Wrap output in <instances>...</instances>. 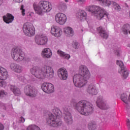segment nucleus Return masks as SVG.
<instances>
[{
    "instance_id": "obj_20",
    "label": "nucleus",
    "mask_w": 130,
    "mask_h": 130,
    "mask_svg": "<svg viewBox=\"0 0 130 130\" xmlns=\"http://www.w3.org/2000/svg\"><path fill=\"white\" fill-rule=\"evenodd\" d=\"M4 21L7 24L12 23L14 20V16L11 14L8 13L7 15L3 16Z\"/></svg>"
},
{
    "instance_id": "obj_14",
    "label": "nucleus",
    "mask_w": 130,
    "mask_h": 130,
    "mask_svg": "<svg viewBox=\"0 0 130 130\" xmlns=\"http://www.w3.org/2000/svg\"><path fill=\"white\" fill-rule=\"evenodd\" d=\"M35 42L39 45H45L47 42V37L45 35H37L35 37Z\"/></svg>"
},
{
    "instance_id": "obj_13",
    "label": "nucleus",
    "mask_w": 130,
    "mask_h": 130,
    "mask_svg": "<svg viewBox=\"0 0 130 130\" xmlns=\"http://www.w3.org/2000/svg\"><path fill=\"white\" fill-rule=\"evenodd\" d=\"M64 114V121L68 124H72L73 123L72 116L69 111V107H66L62 108Z\"/></svg>"
},
{
    "instance_id": "obj_35",
    "label": "nucleus",
    "mask_w": 130,
    "mask_h": 130,
    "mask_svg": "<svg viewBox=\"0 0 130 130\" xmlns=\"http://www.w3.org/2000/svg\"><path fill=\"white\" fill-rule=\"evenodd\" d=\"M17 69L16 70V72L19 73L22 72V71H23V68L19 65L17 66Z\"/></svg>"
},
{
    "instance_id": "obj_37",
    "label": "nucleus",
    "mask_w": 130,
    "mask_h": 130,
    "mask_svg": "<svg viewBox=\"0 0 130 130\" xmlns=\"http://www.w3.org/2000/svg\"><path fill=\"white\" fill-rule=\"evenodd\" d=\"M126 126L128 130H130V120L127 119L126 120Z\"/></svg>"
},
{
    "instance_id": "obj_41",
    "label": "nucleus",
    "mask_w": 130,
    "mask_h": 130,
    "mask_svg": "<svg viewBox=\"0 0 130 130\" xmlns=\"http://www.w3.org/2000/svg\"><path fill=\"white\" fill-rule=\"evenodd\" d=\"M4 125L2 123H0V130H4Z\"/></svg>"
},
{
    "instance_id": "obj_28",
    "label": "nucleus",
    "mask_w": 130,
    "mask_h": 130,
    "mask_svg": "<svg viewBox=\"0 0 130 130\" xmlns=\"http://www.w3.org/2000/svg\"><path fill=\"white\" fill-rule=\"evenodd\" d=\"M57 53L59 56L64 59H69L71 57L70 55L67 54L59 50H58Z\"/></svg>"
},
{
    "instance_id": "obj_4",
    "label": "nucleus",
    "mask_w": 130,
    "mask_h": 130,
    "mask_svg": "<svg viewBox=\"0 0 130 130\" xmlns=\"http://www.w3.org/2000/svg\"><path fill=\"white\" fill-rule=\"evenodd\" d=\"M74 107L79 113L84 116H88L93 111V105L86 100H82L76 104H74Z\"/></svg>"
},
{
    "instance_id": "obj_8",
    "label": "nucleus",
    "mask_w": 130,
    "mask_h": 130,
    "mask_svg": "<svg viewBox=\"0 0 130 130\" xmlns=\"http://www.w3.org/2000/svg\"><path fill=\"white\" fill-rule=\"evenodd\" d=\"M23 30L24 34L28 37L35 35V28L31 23H25L23 26Z\"/></svg>"
},
{
    "instance_id": "obj_22",
    "label": "nucleus",
    "mask_w": 130,
    "mask_h": 130,
    "mask_svg": "<svg viewBox=\"0 0 130 130\" xmlns=\"http://www.w3.org/2000/svg\"><path fill=\"white\" fill-rule=\"evenodd\" d=\"M86 91L90 95H96L98 93V90L93 85H89L86 89Z\"/></svg>"
},
{
    "instance_id": "obj_49",
    "label": "nucleus",
    "mask_w": 130,
    "mask_h": 130,
    "mask_svg": "<svg viewBox=\"0 0 130 130\" xmlns=\"http://www.w3.org/2000/svg\"><path fill=\"white\" fill-rule=\"evenodd\" d=\"M128 33L130 34V30H129Z\"/></svg>"
},
{
    "instance_id": "obj_50",
    "label": "nucleus",
    "mask_w": 130,
    "mask_h": 130,
    "mask_svg": "<svg viewBox=\"0 0 130 130\" xmlns=\"http://www.w3.org/2000/svg\"><path fill=\"white\" fill-rule=\"evenodd\" d=\"M13 124H14V122L13 123Z\"/></svg>"
},
{
    "instance_id": "obj_21",
    "label": "nucleus",
    "mask_w": 130,
    "mask_h": 130,
    "mask_svg": "<svg viewBox=\"0 0 130 130\" xmlns=\"http://www.w3.org/2000/svg\"><path fill=\"white\" fill-rule=\"evenodd\" d=\"M52 54V53L50 50V49H49L48 48H45V49H43L42 52V56L44 58H49L51 57Z\"/></svg>"
},
{
    "instance_id": "obj_9",
    "label": "nucleus",
    "mask_w": 130,
    "mask_h": 130,
    "mask_svg": "<svg viewBox=\"0 0 130 130\" xmlns=\"http://www.w3.org/2000/svg\"><path fill=\"white\" fill-rule=\"evenodd\" d=\"M24 92L26 96H28L30 98H35L38 93L37 89L29 85H26L24 87Z\"/></svg>"
},
{
    "instance_id": "obj_19",
    "label": "nucleus",
    "mask_w": 130,
    "mask_h": 130,
    "mask_svg": "<svg viewBox=\"0 0 130 130\" xmlns=\"http://www.w3.org/2000/svg\"><path fill=\"white\" fill-rule=\"evenodd\" d=\"M97 31L99 33L100 36L105 39H108L109 35L102 26H100L97 28Z\"/></svg>"
},
{
    "instance_id": "obj_1",
    "label": "nucleus",
    "mask_w": 130,
    "mask_h": 130,
    "mask_svg": "<svg viewBox=\"0 0 130 130\" xmlns=\"http://www.w3.org/2000/svg\"><path fill=\"white\" fill-rule=\"evenodd\" d=\"M79 73L80 74H76L74 76L73 82L76 87H83L87 80L90 78V74L88 69L84 66H81L79 68Z\"/></svg>"
},
{
    "instance_id": "obj_39",
    "label": "nucleus",
    "mask_w": 130,
    "mask_h": 130,
    "mask_svg": "<svg viewBox=\"0 0 130 130\" xmlns=\"http://www.w3.org/2000/svg\"><path fill=\"white\" fill-rule=\"evenodd\" d=\"M16 3H21L23 2V0H13Z\"/></svg>"
},
{
    "instance_id": "obj_32",
    "label": "nucleus",
    "mask_w": 130,
    "mask_h": 130,
    "mask_svg": "<svg viewBox=\"0 0 130 130\" xmlns=\"http://www.w3.org/2000/svg\"><path fill=\"white\" fill-rule=\"evenodd\" d=\"M112 5H113L114 8L116 11L119 12L120 11L121 7L118 4H117L116 2H113Z\"/></svg>"
},
{
    "instance_id": "obj_38",
    "label": "nucleus",
    "mask_w": 130,
    "mask_h": 130,
    "mask_svg": "<svg viewBox=\"0 0 130 130\" xmlns=\"http://www.w3.org/2000/svg\"><path fill=\"white\" fill-rule=\"evenodd\" d=\"M19 80L23 82H25V81L26 80L25 77L23 76L19 77Z\"/></svg>"
},
{
    "instance_id": "obj_51",
    "label": "nucleus",
    "mask_w": 130,
    "mask_h": 130,
    "mask_svg": "<svg viewBox=\"0 0 130 130\" xmlns=\"http://www.w3.org/2000/svg\"><path fill=\"white\" fill-rule=\"evenodd\" d=\"M129 17H130V14H129Z\"/></svg>"
},
{
    "instance_id": "obj_36",
    "label": "nucleus",
    "mask_w": 130,
    "mask_h": 130,
    "mask_svg": "<svg viewBox=\"0 0 130 130\" xmlns=\"http://www.w3.org/2000/svg\"><path fill=\"white\" fill-rule=\"evenodd\" d=\"M20 10L21 11L22 15L25 16V9H24V5L21 6Z\"/></svg>"
},
{
    "instance_id": "obj_26",
    "label": "nucleus",
    "mask_w": 130,
    "mask_h": 130,
    "mask_svg": "<svg viewBox=\"0 0 130 130\" xmlns=\"http://www.w3.org/2000/svg\"><path fill=\"white\" fill-rule=\"evenodd\" d=\"M130 30V25L129 24H124L122 26L121 28L122 32L124 35H128Z\"/></svg>"
},
{
    "instance_id": "obj_15",
    "label": "nucleus",
    "mask_w": 130,
    "mask_h": 130,
    "mask_svg": "<svg viewBox=\"0 0 130 130\" xmlns=\"http://www.w3.org/2000/svg\"><path fill=\"white\" fill-rule=\"evenodd\" d=\"M42 90L46 93H51L54 91L53 85L50 83H44L42 85Z\"/></svg>"
},
{
    "instance_id": "obj_10",
    "label": "nucleus",
    "mask_w": 130,
    "mask_h": 130,
    "mask_svg": "<svg viewBox=\"0 0 130 130\" xmlns=\"http://www.w3.org/2000/svg\"><path fill=\"white\" fill-rule=\"evenodd\" d=\"M98 107L102 110H107L110 108V106L107 101H105L102 96H99L96 102Z\"/></svg>"
},
{
    "instance_id": "obj_12",
    "label": "nucleus",
    "mask_w": 130,
    "mask_h": 130,
    "mask_svg": "<svg viewBox=\"0 0 130 130\" xmlns=\"http://www.w3.org/2000/svg\"><path fill=\"white\" fill-rule=\"evenodd\" d=\"M55 20L57 23L63 25L67 22V17L64 13H58L55 15Z\"/></svg>"
},
{
    "instance_id": "obj_2",
    "label": "nucleus",
    "mask_w": 130,
    "mask_h": 130,
    "mask_svg": "<svg viewBox=\"0 0 130 130\" xmlns=\"http://www.w3.org/2000/svg\"><path fill=\"white\" fill-rule=\"evenodd\" d=\"M30 73L38 78L44 79L45 77L51 78L54 75L53 70L49 66H45L42 69L34 67L30 69Z\"/></svg>"
},
{
    "instance_id": "obj_17",
    "label": "nucleus",
    "mask_w": 130,
    "mask_h": 130,
    "mask_svg": "<svg viewBox=\"0 0 130 130\" xmlns=\"http://www.w3.org/2000/svg\"><path fill=\"white\" fill-rule=\"evenodd\" d=\"M51 33L55 37H60L62 34V31L59 26H53L51 28Z\"/></svg>"
},
{
    "instance_id": "obj_3",
    "label": "nucleus",
    "mask_w": 130,
    "mask_h": 130,
    "mask_svg": "<svg viewBox=\"0 0 130 130\" xmlns=\"http://www.w3.org/2000/svg\"><path fill=\"white\" fill-rule=\"evenodd\" d=\"M62 116L61 111L58 108H55L52 110V113L49 114V117L46 120V123L53 127L60 126L62 124V121L60 118L62 117Z\"/></svg>"
},
{
    "instance_id": "obj_44",
    "label": "nucleus",
    "mask_w": 130,
    "mask_h": 130,
    "mask_svg": "<svg viewBox=\"0 0 130 130\" xmlns=\"http://www.w3.org/2000/svg\"><path fill=\"white\" fill-rule=\"evenodd\" d=\"M115 54L116 55H117V56H119V51H116V52H115Z\"/></svg>"
},
{
    "instance_id": "obj_40",
    "label": "nucleus",
    "mask_w": 130,
    "mask_h": 130,
    "mask_svg": "<svg viewBox=\"0 0 130 130\" xmlns=\"http://www.w3.org/2000/svg\"><path fill=\"white\" fill-rule=\"evenodd\" d=\"M20 121L21 123H24L25 122V118L23 117H20Z\"/></svg>"
},
{
    "instance_id": "obj_7",
    "label": "nucleus",
    "mask_w": 130,
    "mask_h": 130,
    "mask_svg": "<svg viewBox=\"0 0 130 130\" xmlns=\"http://www.w3.org/2000/svg\"><path fill=\"white\" fill-rule=\"evenodd\" d=\"M11 55L14 60L17 61H21L25 58V53L17 48L12 49Z\"/></svg>"
},
{
    "instance_id": "obj_29",
    "label": "nucleus",
    "mask_w": 130,
    "mask_h": 130,
    "mask_svg": "<svg viewBox=\"0 0 130 130\" xmlns=\"http://www.w3.org/2000/svg\"><path fill=\"white\" fill-rule=\"evenodd\" d=\"M25 130H41V129L36 125H30Z\"/></svg>"
},
{
    "instance_id": "obj_33",
    "label": "nucleus",
    "mask_w": 130,
    "mask_h": 130,
    "mask_svg": "<svg viewBox=\"0 0 130 130\" xmlns=\"http://www.w3.org/2000/svg\"><path fill=\"white\" fill-rule=\"evenodd\" d=\"M7 94V92H5L4 90H0V98L6 97Z\"/></svg>"
},
{
    "instance_id": "obj_16",
    "label": "nucleus",
    "mask_w": 130,
    "mask_h": 130,
    "mask_svg": "<svg viewBox=\"0 0 130 130\" xmlns=\"http://www.w3.org/2000/svg\"><path fill=\"white\" fill-rule=\"evenodd\" d=\"M116 64L118 65L121 68V72H123L122 77L124 79H126L128 77L129 73L127 71L126 68L124 67V63L121 61L117 60Z\"/></svg>"
},
{
    "instance_id": "obj_11",
    "label": "nucleus",
    "mask_w": 130,
    "mask_h": 130,
    "mask_svg": "<svg viewBox=\"0 0 130 130\" xmlns=\"http://www.w3.org/2000/svg\"><path fill=\"white\" fill-rule=\"evenodd\" d=\"M9 74L7 70L3 67H0V86L5 87L7 83L4 80L7 79Z\"/></svg>"
},
{
    "instance_id": "obj_45",
    "label": "nucleus",
    "mask_w": 130,
    "mask_h": 130,
    "mask_svg": "<svg viewBox=\"0 0 130 130\" xmlns=\"http://www.w3.org/2000/svg\"><path fill=\"white\" fill-rule=\"evenodd\" d=\"M18 65L19 64H16V68L15 69V70H14V72H16V70H17V69H18V68L17 67H18Z\"/></svg>"
},
{
    "instance_id": "obj_42",
    "label": "nucleus",
    "mask_w": 130,
    "mask_h": 130,
    "mask_svg": "<svg viewBox=\"0 0 130 130\" xmlns=\"http://www.w3.org/2000/svg\"><path fill=\"white\" fill-rule=\"evenodd\" d=\"M84 3H85V1H84V0H79V1H78V3L80 5H82Z\"/></svg>"
},
{
    "instance_id": "obj_5",
    "label": "nucleus",
    "mask_w": 130,
    "mask_h": 130,
    "mask_svg": "<svg viewBox=\"0 0 130 130\" xmlns=\"http://www.w3.org/2000/svg\"><path fill=\"white\" fill-rule=\"evenodd\" d=\"M34 9L37 14L40 16L43 15L44 13H48L52 9L51 4L47 1H41L38 3H34Z\"/></svg>"
},
{
    "instance_id": "obj_18",
    "label": "nucleus",
    "mask_w": 130,
    "mask_h": 130,
    "mask_svg": "<svg viewBox=\"0 0 130 130\" xmlns=\"http://www.w3.org/2000/svg\"><path fill=\"white\" fill-rule=\"evenodd\" d=\"M58 76L61 80H66L68 78V73L64 68H61L58 71Z\"/></svg>"
},
{
    "instance_id": "obj_25",
    "label": "nucleus",
    "mask_w": 130,
    "mask_h": 130,
    "mask_svg": "<svg viewBox=\"0 0 130 130\" xmlns=\"http://www.w3.org/2000/svg\"><path fill=\"white\" fill-rule=\"evenodd\" d=\"M64 32L67 37H72L74 35V31L71 27H68L64 28Z\"/></svg>"
},
{
    "instance_id": "obj_6",
    "label": "nucleus",
    "mask_w": 130,
    "mask_h": 130,
    "mask_svg": "<svg viewBox=\"0 0 130 130\" xmlns=\"http://www.w3.org/2000/svg\"><path fill=\"white\" fill-rule=\"evenodd\" d=\"M89 12L96 16V18L99 20H102L105 17H108V13L104 9L95 5H92L89 7Z\"/></svg>"
},
{
    "instance_id": "obj_34",
    "label": "nucleus",
    "mask_w": 130,
    "mask_h": 130,
    "mask_svg": "<svg viewBox=\"0 0 130 130\" xmlns=\"http://www.w3.org/2000/svg\"><path fill=\"white\" fill-rule=\"evenodd\" d=\"M17 63H12L10 64V69L14 71V70H15V68L16 67V66H17Z\"/></svg>"
},
{
    "instance_id": "obj_27",
    "label": "nucleus",
    "mask_w": 130,
    "mask_h": 130,
    "mask_svg": "<svg viewBox=\"0 0 130 130\" xmlns=\"http://www.w3.org/2000/svg\"><path fill=\"white\" fill-rule=\"evenodd\" d=\"M121 99L123 102L125 103V104H128V101L130 102V94L128 96V99L127 100V95L123 93L121 95Z\"/></svg>"
},
{
    "instance_id": "obj_43",
    "label": "nucleus",
    "mask_w": 130,
    "mask_h": 130,
    "mask_svg": "<svg viewBox=\"0 0 130 130\" xmlns=\"http://www.w3.org/2000/svg\"><path fill=\"white\" fill-rule=\"evenodd\" d=\"M78 46V43H75L74 45V47L75 48V49H77V46Z\"/></svg>"
},
{
    "instance_id": "obj_24",
    "label": "nucleus",
    "mask_w": 130,
    "mask_h": 130,
    "mask_svg": "<svg viewBox=\"0 0 130 130\" xmlns=\"http://www.w3.org/2000/svg\"><path fill=\"white\" fill-rule=\"evenodd\" d=\"M10 89L13 91L15 96H20L21 95V91L19 88L15 86L11 85L10 87Z\"/></svg>"
},
{
    "instance_id": "obj_48",
    "label": "nucleus",
    "mask_w": 130,
    "mask_h": 130,
    "mask_svg": "<svg viewBox=\"0 0 130 130\" xmlns=\"http://www.w3.org/2000/svg\"><path fill=\"white\" fill-rule=\"evenodd\" d=\"M98 1H99V2H101V0H97Z\"/></svg>"
},
{
    "instance_id": "obj_46",
    "label": "nucleus",
    "mask_w": 130,
    "mask_h": 130,
    "mask_svg": "<svg viewBox=\"0 0 130 130\" xmlns=\"http://www.w3.org/2000/svg\"><path fill=\"white\" fill-rule=\"evenodd\" d=\"M3 3V0H0V6L2 5Z\"/></svg>"
},
{
    "instance_id": "obj_31",
    "label": "nucleus",
    "mask_w": 130,
    "mask_h": 130,
    "mask_svg": "<svg viewBox=\"0 0 130 130\" xmlns=\"http://www.w3.org/2000/svg\"><path fill=\"white\" fill-rule=\"evenodd\" d=\"M100 3L108 7H109L111 4V2L109 0H101Z\"/></svg>"
},
{
    "instance_id": "obj_30",
    "label": "nucleus",
    "mask_w": 130,
    "mask_h": 130,
    "mask_svg": "<svg viewBox=\"0 0 130 130\" xmlns=\"http://www.w3.org/2000/svg\"><path fill=\"white\" fill-rule=\"evenodd\" d=\"M96 129V125L93 122H90L88 123V129L89 130H95Z\"/></svg>"
},
{
    "instance_id": "obj_23",
    "label": "nucleus",
    "mask_w": 130,
    "mask_h": 130,
    "mask_svg": "<svg viewBox=\"0 0 130 130\" xmlns=\"http://www.w3.org/2000/svg\"><path fill=\"white\" fill-rule=\"evenodd\" d=\"M77 16L81 21H84L87 18V13L84 10H81L77 14Z\"/></svg>"
},
{
    "instance_id": "obj_47",
    "label": "nucleus",
    "mask_w": 130,
    "mask_h": 130,
    "mask_svg": "<svg viewBox=\"0 0 130 130\" xmlns=\"http://www.w3.org/2000/svg\"><path fill=\"white\" fill-rule=\"evenodd\" d=\"M66 3H68V0H64Z\"/></svg>"
}]
</instances>
